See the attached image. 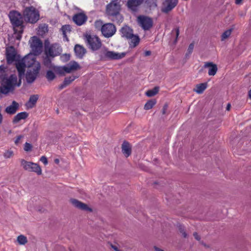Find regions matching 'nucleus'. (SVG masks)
<instances>
[{"mask_svg": "<svg viewBox=\"0 0 251 251\" xmlns=\"http://www.w3.org/2000/svg\"><path fill=\"white\" fill-rule=\"evenodd\" d=\"M121 5L116 1H112L106 6V13L111 17L113 21L121 23L123 20V16L120 14Z\"/></svg>", "mask_w": 251, "mask_h": 251, "instance_id": "f257e3e1", "label": "nucleus"}, {"mask_svg": "<svg viewBox=\"0 0 251 251\" xmlns=\"http://www.w3.org/2000/svg\"><path fill=\"white\" fill-rule=\"evenodd\" d=\"M9 17L13 25L15 32L22 34L23 32V20L22 15L18 12L12 11L9 12Z\"/></svg>", "mask_w": 251, "mask_h": 251, "instance_id": "f03ea898", "label": "nucleus"}, {"mask_svg": "<svg viewBox=\"0 0 251 251\" xmlns=\"http://www.w3.org/2000/svg\"><path fill=\"white\" fill-rule=\"evenodd\" d=\"M17 77L15 74L10 76L4 77L2 80V85L0 87V93L4 94H8L13 90L17 84Z\"/></svg>", "mask_w": 251, "mask_h": 251, "instance_id": "7ed1b4c3", "label": "nucleus"}, {"mask_svg": "<svg viewBox=\"0 0 251 251\" xmlns=\"http://www.w3.org/2000/svg\"><path fill=\"white\" fill-rule=\"evenodd\" d=\"M85 42L88 48L93 51L99 50L102 45L100 39L94 35L86 34L84 36Z\"/></svg>", "mask_w": 251, "mask_h": 251, "instance_id": "20e7f679", "label": "nucleus"}, {"mask_svg": "<svg viewBox=\"0 0 251 251\" xmlns=\"http://www.w3.org/2000/svg\"><path fill=\"white\" fill-rule=\"evenodd\" d=\"M24 17L26 22L34 24L39 20V14L35 7L29 6L25 9L24 12Z\"/></svg>", "mask_w": 251, "mask_h": 251, "instance_id": "39448f33", "label": "nucleus"}, {"mask_svg": "<svg viewBox=\"0 0 251 251\" xmlns=\"http://www.w3.org/2000/svg\"><path fill=\"white\" fill-rule=\"evenodd\" d=\"M20 162L21 166L25 170L28 172H34L38 175L42 174V169L38 164L27 161L24 159H21Z\"/></svg>", "mask_w": 251, "mask_h": 251, "instance_id": "423d86ee", "label": "nucleus"}, {"mask_svg": "<svg viewBox=\"0 0 251 251\" xmlns=\"http://www.w3.org/2000/svg\"><path fill=\"white\" fill-rule=\"evenodd\" d=\"M138 25L144 30H149L153 26L151 18L145 15H139L137 18Z\"/></svg>", "mask_w": 251, "mask_h": 251, "instance_id": "0eeeda50", "label": "nucleus"}, {"mask_svg": "<svg viewBox=\"0 0 251 251\" xmlns=\"http://www.w3.org/2000/svg\"><path fill=\"white\" fill-rule=\"evenodd\" d=\"M30 46L34 55L40 54L42 51L43 43L36 36L32 37L29 41Z\"/></svg>", "mask_w": 251, "mask_h": 251, "instance_id": "6e6552de", "label": "nucleus"}, {"mask_svg": "<svg viewBox=\"0 0 251 251\" xmlns=\"http://www.w3.org/2000/svg\"><path fill=\"white\" fill-rule=\"evenodd\" d=\"M61 48L57 44H53L51 45H47L45 44V52L46 55L53 58L60 54L61 52Z\"/></svg>", "mask_w": 251, "mask_h": 251, "instance_id": "1a4fd4ad", "label": "nucleus"}, {"mask_svg": "<svg viewBox=\"0 0 251 251\" xmlns=\"http://www.w3.org/2000/svg\"><path fill=\"white\" fill-rule=\"evenodd\" d=\"M40 69V63H36V68L29 69L25 75L26 80L28 83H31L36 79Z\"/></svg>", "mask_w": 251, "mask_h": 251, "instance_id": "9d476101", "label": "nucleus"}, {"mask_svg": "<svg viewBox=\"0 0 251 251\" xmlns=\"http://www.w3.org/2000/svg\"><path fill=\"white\" fill-rule=\"evenodd\" d=\"M125 55V53H120L113 51L105 50L101 54V58L102 59L116 60L123 58Z\"/></svg>", "mask_w": 251, "mask_h": 251, "instance_id": "9b49d317", "label": "nucleus"}, {"mask_svg": "<svg viewBox=\"0 0 251 251\" xmlns=\"http://www.w3.org/2000/svg\"><path fill=\"white\" fill-rule=\"evenodd\" d=\"M116 28L111 23L103 24L102 28V34L106 38L112 37L116 32Z\"/></svg>", "mask_w": 251, "mask_h": 251, "instance_id": "f8f14e48", "label": "nucleus"}, {"mask_svg": "<svg viewBox=\"0 0 251 251\" xmlns=\"http://www.w3.org/2000/svg\"><path fill=\"white\" fill-rule=\"evenodd\" d=\"M178 1V0H165L162 3L161 12L168 13L177 5Z\"/></svg>", "mask_w": 251, "mask_h": 251, "instance_id": "ddd939ff", "label": "nucleus"}, {"mask_svg": "<svg viewBox=\"0 0 251 251\" xmlns=\"http://www.w3.org/2000/svg\"><path fill=\"white\" fill-rule=\"evenodd\" d=\"M70 201L71 203L77 209H79L83 210V211L90 212H91L93 211L91 207H89V206L87 204H85L76 199H70Z\"/></svg>", "mask_w": 251, "mask_h": 251, "instance_id": "4468645a", "label": "nucleus"}, {"mask_svg": "<svg viewBox=\"0 0 251 251\" xmlns=\"http://www.w3.org/2000/svg\"><path fill=\"white\" fill-rule=\"evenodd\" d=\"M34 54H29L26 55L23 60L27 68H36V63H39L36 61Z\"/></svg>", "mask_w": 251, "mask_h": 251, "instance_id": "2eb2a0df", "label": "nucleus"}, {"mask_svg": "<svg viewBox=\"0 0 251 251\" xmlns=\"http://www.w3.org/2000/svg\"><path fill=\"white\" fill-rule=\"evenodd\" d=\"M88 17L84 12H80L75 14L73 17V22L78 26L84 24L87 21Z\"/></svg>", "mask_w": 251, "mask_h": 251, "instance_id": "dca6fc26", "label": "nucleus"}, {"mask_svg": "<svg viewBox=\"0 0 251 251\" xmlns=\"http://www.w3.org/2000/svg\"><path fill=\"white\" fill-rule=\"evenodd\" d=\"M6 56L7 62L8 64L12 63L17 60V53L13 47L11 46L6 48Z\"/></svg>", "mask_w": 251, "mask_h": 251, "instance_id": "f3484780", "label": "nucleus"}, {"mask_svg": "<svg viewBox=\"0 0 251 251\" xmlns=\"http://www.w3.org/2000/svg\"><path fill=\"white\" fill-rule=\"evenodd\" d=\"M203 68L208 69V74L209 75H215L218 71L217 65L211 62H205Z\"/></svg>", "mask_w": 251, "mask_h": 251, "instance_id": "a211bd4d", "label": "nucleus"}, {"mask_svg": "<svg viewBox=\"0 0 251 251\" xmlns=\"http://www.w3.org/2000/svg\"><path fill=\"white\" fill-rule=\"evenodd\" d=\"M80 68L79 65L75 61L70 62L67 66H64V74L70 73L72 71L77 70Z\"/></svg>", "mask_w": 251, "mask_h": 251, "instance_id": "6ab92c4d", "label": "nucleus"}, {"mask_svg": "<svg viewBox=\"0 0 251 251\" xmlns=\"http://www.w3.org/2000/svg\"><path fill=\"white\" fill-rule=\"evenodd\" d=\"M120 31L122 37L126 38V39L129 38L133 34V29L126 25L122 27Z\"/></svg>", "mask_w": 251, "mask_h": 251, "instance_id": "aec40b11", "label": "nucleus"}, {"mask_svg": "<svg viewBox=\"0 0 251 251\" xmlns=\"http://www.w3.org/2000/svg\"><path fill=\"white\" fill-rule=\"evenodd\" d=\"M19 108V104L14 100L12 101L11 105L5 108V112L8 114L13 115L16 113Z\"/></svg>", "mask_w": 251, "mask_h": 251, "instance_id": "412c9836", "label": "nucleus"}, {"mask_svg": "<svg viewBox=\"0 0 251 251\" xmlns=\"http://www.w3.org/2000/svg\"><path fill=\"white\" fill-rule=\"evenodd\" d=\"M122 151L126 157L130 155L131 153V146L128 142L126 141H124L122 145Z\"/></svg>", "mask_w": 251, "mask_h": 251, "instance_id": "4be33fe9", "label": "nucleus"}, {"mask_svg": "<svg viewBox=\"0 0 251 251\" xmlns=\"http://www.w3.org/2000/svg\"><path fill=\"white\" fill-rule=\"evenodd\" d=\"M144 0H128L127 6L133 11H136L137 7L140 5Z\"/></svg>", "mask_w": 251, "mask_h": 251, "instance_id": "5701e85b", "label": "nucleus"}, {"mask_svg": "<svg viewBox=\"0 0 251 251\" xmlns=\"http://www.w3.org/2000/svg\"><path fill=\"white\" fill-rule=\"evenodd\" d=\"M74 50L77 57L82 58L86 52V49L82 46L76 45L74 48Z\"/></svg>", "mask_w": 251, "mask_h": 251, "instance_id": "b1692460", "label": "nucleus"}, {"mask_svg": "<svg viewBox=\"0 0 251 251\" xmlns=\"http://www.w3.org/2000/svg\"><path fill=\"white\" fill-rule=\"evenodd\" d=\"M24 63L22 59L21 60L18 61L16 64V68L18 71L20 77H21L22 76L24 75L25 68L27 67Z\"/></svg>", "mask_w": 251, "mask_h": 251, "instance_id": "393cba45", "label": "nucleus"}, {"mask_svg": "<svg viewBox=\"0 0 251 251\" xmlns=\"http://www.w3.org/2000/svg\"><path fill=\"white\" fill-rule=\"evenodd\" d=\"M127 40H129V45L130 48H135L139 44L140 42L139 36L134 34L128 38Z\"/></svg>", "mask_w": 251, "mask_h": 251, "instance_id": "a878e982", "label": "nucleus"}, {"mask_svg": "<svg viewBox=\"0 0 251 251\" xmlns=\"http://www.w3.org/2000/svg\"><path fill=\"white\" fill-rule=\"evenodd\" d=\"M28 115V113L26 112L19 113L14 117L12 122L14 124L18 123L20 121L26 119Z\"/></svg>", "mask_w": 251, "mask_h": 251, "instance_id": "bb28decb", "label": "nucleus"}, {"mask_svg": "<svg viewBox=\"0 0 251 251\" xmlns=\"http://www.w3.org/2000/svg\"><path fill=\"white\" fill-rule=\"evenodd\" d=\"M38 99V96L37 95H31L26 104V106L30 108H33L37 102Z\"/></svg>", "mask_w": 251, "mask_h": 251, "instance_id": "cd10ccee", "label": "nucleus"}, {"mask_svg": "<svg viewBox=\"0 0 251 251\" xmlns=\"http://www.w3.org/2000/svg\"><path fill=\"white\" fill-rule=\"evenodd\" d=\"M207 86V83H203L197 84L194 91L198 94H201L206 89Z\"/></svg>", "mask_w": 251, "mask_h": 251, "instance_id": "c85d7f7f", "label": "nucleus"}, {"mask_svg": "<svg viewBox=\"0 0 251 251\" xmlns=\"http://www.w3.org/2000/svg\"><path fill=\"white\" fill-rule=\"evenodd\" d=\"M61 30L62 32L63 37L66 39L67 41H68V38L67 36V33L68 32H70L71 31V27L70 25H63L61 28Z\"/></svg>", "mask_w": 251, "mask_h": 251, "instance_id": "c756f323", "label": "nucleus"}, {"mask_svg": "<svg viewBox=\"0 0 251 251\" xmlns=\"http://www.w3.org/2000/svg\"><path fill=\"white\" fill-rule=\"evenodd\" d=\"M50 57H51L50 56H48L46 55V56L44 58L43 63L46 67L50 69H51L54 65L51 63V60Z\"/></svg>", "mask_w": 251, "mask_h": 251, "instance_id": "7c9ffc66", "label": "nucleus"}, {"mask_svg": "<svg viewBox=\"0 0 251 251\" xmlns=\"http://www.w3.org/2000/svg\"><path fill=\"white\" fill-rule=\"evenodd\" d=\"M159 87L156 86L153 89L149 90L146 92V95L149 97H151L157 94L159 91Z\"/></svg>", "mask_w": 251, "mask_h": 251, "instance_id": "2f4dec72", "label": "nucleus"}, {"mask_svg": "<svg viewBox=\"0 0 251 251\" xmlns=\"http://www.w3.org/2000/svg\"><path fill=\"white\" fill-rule=\"evenodd\" d=\"M51 70H53L55 73L59 75H65L64 66H57L54 65Z\"/></svg>", "mask_w": 251, "mask_h": 251, "instance_id": "473e14b6", "label": "nucleus"}, {"mask_svg": "<svg viewBox=\"0 0 251 251\" xmlns=\"http://www.w3.org/2000/svg\"><path fill=\"white\" fill-rule=\"evenodd\" d=\"M156 100L154 99H152L148 100L144 105V109L145 110H149L151 109L153 106L156 104Z\"/></svg>", "mask_w": 251, "mask_h": 251, "instance_id": "72a5a7b5", "label": "nucleus"}, {"mask_svg": "<svg viewBox=\"0 0 251 251\" xmlns=\"http://www.w3.org/2000/svg\"><path fill=\"white\" fill-rule=\"evenodd\" d=\"M17 241L19 245H24L27 242L26 237L23 235H20L17 237Z\"/></svg>", "mask_w": 251, "mask_h": 251, "instance_id": "f704fd0d", "label": "nucleus"}, {"mask_svg": "<svg viewBox=\"0 0 251 251\" xmlns=\"http://www.w3.org/2000/svg\"><path fill=\"white\" fill-rule=\"evenodd\" d=\"M171 35L172 36H175V39L174 41L175 44H176L177 42V39L178 36L179 35V27H176L173 29L171 31Z\"/></svg>", "mask_w": 251, "mask_h": 251, "instance_id": "c9c22d12", "label": "nucleus"}, {"mask_svg": "<svg viewBox=\"0 0 251 251\" xmlns=\"http://www.w3.org/2000/svg\"><path fill=\"white\" fill-rule=\"evenodd\" d=\"M53 70H48L46 73V77L48 81H52L55 78V75Z\"/></svg>", "mask_w": 251, "mask_h": 251, "instance_id": "e433bc0d", "label": "nucleus"}, {"mask_svg": "<svg viewBox=\"0 0 251 251\" xmlns=\"http://www.w3.org/2000/svg\"><path fill=\"white\" fill-rule=\"evenodd\" d=\"M232 30V29H229L226 30L221 35V40L224 41L228 38L231 35Z\"/></svg>", "mask_w": 251, "mask_h": 251, "instance_id": "4c0bfd02", "label": "nucleus"}, {"mask_svg": "<svg viewBox=\"0 0 251 251\" xmlns=\"http://www.w3.org/2000/svg\"><path fill=\"white\" fill-rule=\"evenodd\" d=\"M77 77L76 76L72 75L69 77H66L64 79L65 83L67 85H69L72 82H73L75 79Z\"/></svg>", "mask_w": 251, "mask_h": 251, "instance_id": "58836bf2", "label": "nucleus"}, {"mask_svg": "<svg viewBox=\"0 0 251 251\" xmlns=\"http://www.w3.org/2000/svg\"><path fill=\"white\" fill-rule=\"evenodd\" d=\"M103 25V23L101 20H97L94 23L95 28L97 29H100L101 32Z\"/></svg>", "mask_w": 251, "mask_h": 251, "instance_id": "ea45409f", "label": "nucleus"}, {"mask_svg": "<svg viewBox=\"0 0 251 251\" xmlns=\"http://www.w3.org/2000/svg\"><path fill=\"white\" fill-rule=\"evenodd\" d=\"M13 151L11 150H7L3 153V156L6 159L11 158L12 156H13Z\"/></svg>", "mask_w": 251, "mask_h": 251, "instance_id": "a19ab883", "label": "nucleus"}, {"mask_svg": "<svg viewBox=\"0 0 251 251\" xmlns=\"http://www.w3.org/2000/svg\"><path fill=\"white\" fill-rule=\"evenodd\" d=\"M179 232L182 234V236L184 238H187L188 235L186 232H185V229L184 227L182 226H180L178 228Z\"/></svg>", "mask_w": 251, "mask_h": 251, "instance_id": "79ce46f5", "label": "nucleus"}, {"mask_svg": "<svg viewBox=\"0 0 251 251\" xmlns=\"http://www.w3.org/2000/svg\"><path fill=\"white\" fill-rule=\"evenodd\" d=\"M24 149L25 151H29L32 149V145L26 142L25 144Z\"/></svg>", "mask_w": 251, "mask_h": 251, "instance_id": "37998d69", "label": "nucleus"}, {"mask_svg": "<svg viewBox=\"0 0 251 251\" xmlns=\"http://www.w3.org/2000/svg\"><path fill=\"white\" fill-rule=\"evenodd\" d=\"M40 160L43 162L45 165H47L48 163V159L45 156H42Z\"/></svg>", "mask_w": 251, "mask_h": 251, "instance_id": "c03bdc74", "label": "nucleus"}, {"mask_svg": "<svg viewBox=\"0 0 251 251\" xmlns=\"http://www.w3.org/2000/svg\"><path fill=\"white\" fill-rule=\"evenodd\" d=\"M194 47V43H191L188 48V52H189V53H192Z\"/></svg>", "mask_w": 251, "mask_h": 251, "instance_id": "a18cd8bd", "label": "nucleus"}, {"mask_svg": "<svg viewBox=\"0 0 251 251\" xmlns=\"http://www.w3.org/2000/svg\"><path fill=\"white\" fill-rule=\"evenodd\" d=\"M23 138H24V136H23V135H20L18 136L17 137V138H16V139L15 140V144L16 145H18V144L19 143L20 140L21 139Z\"/></svg>", "mask_w": 251, "mask_h": 251, "instance_id": "49530a36", "label": "nucleus"}, {"mask_svg": "<svg viewBox=\"0 0 251 251\" xmlns=\"http://www.w3.org/2000/svg\"><path fill=\"white\" fill-rule=\"evenodd\" d=\"M70 55L68 54H64L62 56H61L62 59L65 61L69 60L70 59Z\"/></svg>", "mask_w": 251, "mask_h": 251, "instance_id": "de8ad7c7", "label": "nucleus"}, {"mask_svg": "<svg viewBox=\"0 0 251 251\" xmlns=\"http://www.w3.org/2000/svg\"><path fill=\"white\" fill-rule=\"evenodd\" d=\"M193 236L194 238L198 241H200L201 240V237L198 234L197 232H195L193 233Z\"/></svg>", "mask_w": 251, "mask_h": 251, "instance_id": "09e8293b", "label": "nucleus"}, {"mask_svg": "<svg viewBox=\"0 0 251 251\" xmlns=\"http://www.w3.org/2000/svg\"><path fill=\"white\" fill-rule=\"evenodd\" d=\"M110 246L111 248H112L115 251H121L118 249V247L116 245H113V244H110Z\"/></svg>", "mask_w": 251, "mask_h": 251, "instance_id": "8fccbe9b", "label": "nucleus"}, {"mask_svg": "<svg viewBox=\"0 0 251 251\" xmlns=\"http://www.w3.org/2000/svg\"><path fill=\"white\" fill-rule=\"evenodd\" d=\"M167 108H168L167 104H165L163 107L162 110V113L163 114H165L166 113Z\"/></svg>", "mask_w": 251, "mask_h": 251, "instance_id": "3c124183", "label": "nucleus"}, {"mask_svg": "<svg viewBox=\"0 0 251 251\" xmlns=\"http://www.w3.org/2000/svg\"><path fill=\"white\" fill-rule=\"evenodd\" d=\"M67 86V85L65 83V81H64L63 83L61 84L60 85H59V89L60 90L64 88H65V87H66Z\"/></svg>", "mask_w": 251, "mask_h": 251, "instance_id": "603ef678", "label": "nucleus"}, {"mask_svg": "<svg viewBox=\"0 0 251 251\" xmlns=\"http://www.w3.org/2000/svg\"><path fill=\"white\" fill-rule=\"evenodd\" d=\"M39 29H42L43 31L45 33L46 32V31H47V26H42V27H39Z\"/></svg>", "mask_w": 251, "mask_h": 251, "instance_id": "864d4df0", "label": "nucleus"}, {"mask_svg": "<svg viewBox=\"0 0 251 251\" xmlns=\"http://www.w3.org/2000/svg\"><path fill=\"white\" fill-rule=\"evenodd\" d=\"M151 54V51L150 50H147L144 52V55L145 56H149Z\"/></svg>", "mask_w": 251, "mask_h": 251, "instance_id": "5fc2aeb1", "label": "nucleus"}, {"mask_svg": "<svg viewBox=\"0 0 251 251\" xmlns=\"http://www.w3.org/2000/svg\"><path fill=\"white\" fill-rule=\"evenodd\" d=\"M153 249H154V250L155 251H165L162 250L161 249H160V248H158V247H157L156 246H154L153 247Z\"/></svg>", "mask_w": 251, "mask_h": 251, "instance_id": "6e6d98bb", "label": "nucleus"}, {"mask_svg": "<svg viewBox=\"0 0 251 251\" xmlns=\"http://www.w3.org/2000/svg\"><path fill=\"white\" fill-rule=\"evenodd\" d=\"M0 112H1V107H0ZM3 117L1 112H0V124L1 125L2 122Z\"/></svg>", "mask_w": 251, "mask_h": 251, "instance_id": "4d7b16f0", "label": "nucleus"}, {"mask_svg": "<svg viewBox=\"0 0 251 251\" xmlns=\"http://www.w3.org/2000/svg\"><path fill=\"white\" fill-rule=\"evenodd\" d=\"M230 107H231V105L230 103H228L227 106H226V110H228L229 111L230 109Z\"/></svg>", "mask_w": 251, "mask_h": 251, "instance_id": "13d9d810", "label": "nucleus"}, {"mask_svg": "<svg viewBox=\"0 0 251 251\" xmlns=\"http://www.w3.org/2000/svg\"><path fill=\"white\" fill-rule=\"evenodd\" d=\"M242 0H235V3L236 4H239L241 3Z\"/></svg>", "mask_w": 251, "mask_h": 251, "instance_id": "bf43d9fd", "label": "nucleus"}, {"mask_svg": "<svg viewBox=\"0 0 251 251\" xmlns=\"http://www.w3.org/2000/svg\"><path fill=\"white\" fill-rule=\"evenodd\" d=\"M54 161L55 163L58 164L59 163V159L58 158H56L54 159Z\"/></svg>", "mask_w": 251, "mask_h": 251, "instance_id": "052dcab7", "label": "nucleus"}, {"mask_svg": "<svg viewBox=\"0 0 251 251\" xmlns=\"http://www.w3.org/2000/svg\"><path fill=\"white\" fill-rule=\"evenodd\" d=\"M248 96L250 99H251V89L248 92Z\"/></svg>", "mask_w": 251, "mask_h": 251, "instance_id": "680f3d73", "label": "nucleus"}, {"mask_svg": "<svg viewBox=\"0 0 251 251\" xmlns=\"http://www.w3.org/2000/svg\"><path fill=\"white\" fill-rule=\"evenodd\" d=\"M192 53H189V52H188V51H187V52L186 53V56H189Z\"/></svg>", "mask_w": 251, "mask_h": 251, "instance_id": "e2e57ef3", "label": "nucleus"}, {"mask_svg": "<svg viewBox=\"0 0 251 251\" xmlns=\"http://www.w3.org/2000/svg\"><path fill=\"white\" fill-rule=\"evenodd\" d=\"M20 84H21V82H20V83H19V84H18V85H18V86H19L20 85Z\"/></svg>", "mask_w": 251, "mask_h": 251, "instance_id": "0e129e2a", "label": "nucleus"}, {"mask_svg": "<svg viewBox=\"0 0 251 251\" xmlns=\"http://www.w3.org/2000/svg\"><path fill=\"white\" fill-rule=\"evenodd\" d=\"M11 133V130H9V133Z\"/></svg>", "mask_w": 251, "mask_h": 251, "instance_id": "69168bd1", "label": "nucleus"}]
</instances>
